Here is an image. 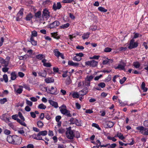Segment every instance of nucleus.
Returning a JSON list of instances; mask_svg holds the SVG:
<instances>
[{"label": "nucleus", "mask_w": 148, "mask_h": 148, "mask_svg": "<svg viewBox=\"0 0 148 148\" xmlns=\"http://www.w3.org/2000/svg\"><path fill=\"white\" fill-rule=\"evenodd\" d=\"M18 138H19L21 140H22L21 138L18 137H17L15 138V139H13L12 136H8L7 138V140L8 141L9 143H12L15 145H18L20 144V141L17 142L16 141V140H18Z\"/></svg>", "instance_id": "f257e3e1"}, {"label": "nucleus", "mask_w": 148, "mask_h": 148, "mask_svg": "<svg viewBox=\"0 0 148 148\" xmlns=\"http://www.w3.org/2000/svg\"><path fill=\"white\" fill-rule=\"evenodd\" d=\"M67 130L66 132L67 137L69 139H73L75 136L74 134V130H71V127L67 128Z\"/></svg>", "instance_id": "f03ea898"}, {"label": "nucleus", "mask_w": 148, "mask_h": 148, "mask_svg": "<svg viewBox=\"0 0 148 148\" xmlns=\"http://www.w3.org/2000/svg\"><path fill=\"white\" fill-rule=\"evenodd\" d=\"M138 46V43L137 42H135V40L132 38L131 40L129 45L128 48L130 49L136 48Z\"/></svg>", "instance_id": "7ed1b4c3"}, {"label": "nucleus", "mask_w": 148, "mask_h": 148, "mask_svg": "<svg viewBox=\"0 0 148 148\" xmlns=\"http://www.w3.org/2000/svg\"><path fill=\"white\" fill-rule=\"evenodd\" d=\"M60 111L62 114L66 115L67 117H71L72 116V115L70 114V111L66 108H61Z\"/></svg>", "instance_id": "20e7f679"}, {"label": "nucleus", "mask_w": 148, "mask_h": 148, "mask_svg": "<svg viewBox=\"0 0 148 148\" xmlns=\"http://www.w3.org/2000/svg\"><path fill=\"white\" fill-rule=\"evenodd\" d=\"M98 62L94 60L85 62V64L86 65H87L93 67L96 66Z\"/></svg>", "instance_id": "39448f33"}, {"label": "nucleus", "mask_w": 148, "mask_h": 148, "mask_svg": "<svg viewBox=\"0 0 148 148\" xmlns=\"http://www.w3.org/2000/svg\"><path fill=\"white\" fill-rule=\"evenodd\" d=\"M9 60L10 59L9 57H7L6 59ZM0 62L2 64L3 66L7 67L8 66L9 64L8 61H6L2 58L0 57Z\"/></svg>", "instance_id": "423d86ee"}, {"label": "nucleus", "mask_w": 148, "mask_h": 148, "mask_svg": "<svg viewBox=\"0 0 148 148\" xmlns=\"http://www.w3.org/2000/svg\"><path fill=\"white\" fill-rule=\"evenodd\" d=\"M23 8H21L19 10L18 12L17 13V16L16 18V20L17 21H19L20 19L22 18L23 14Z\"/></svg>", "instance_id": "0eeeda50"}, {"label": "nucleus", "mask_w": 148, "mask_h": 148, "mask_svg": "<svg viewBox=\"0 0 148 148\" xmlns=\"http://www.w3.org/2000/svg\"><path fill=\"white\" fill-rule=\"evenodd\" d=\"M121 64H119L118 66L115 67L116 69H119L120 70H124L125 67L126 66V64L123 61H121Z\"/></svg>", "instance_id": "6e6552de"}, {"label": "nucleus", "mask_w": 148, "mask_h": 148, "mask_svg": "<svg viewBox=\"0 0 148 148\" xmlns=\"http://www.w3.org/2000/svg\"><path fill=\"white\" fill-rule=\"evenodd\" d=\"M60 24L59 22L58 21H55L49 25V27L51 29L56 28Z\"/></svg>", "instance_id": "1a4fd4ad"}, {"label": "nucleus", "mask_w": 148, "mask_h": 148, "mask_svg": "<svg viewBox=\"0 0 148 148\" xmlns=\"http://www.w3.org/2000/svg\"><path fill=\"white\" fill-rule=\"evenodd\" d=\"M62 7L61 5L59 2H58L56 5L54 3L53 6V8L54 10L56 11L57 9H60Z\"/></svg>", "instance_id": "9d476101"}, {"label": "nucleus", "mask_w": 148, "mask_h": 148, "mask_svg": "<svg viewBox=\"0 0 148 148\" xmlns=\"http://www.w3.org/2000/svg\"><path fill=\"white\" fill-rule=\"evenodd\" d=\"M49 12L46 9L44 10L43 12V14H42V17L43 18H49Z\"/></svg>", "instance_id": "9b49d317"}, {"label": "nucleus", "mask_w": 148, "mask_h": 148, "mask_svg": "<svg viewBox=\"0 0 148 148\" xmlns=\"http://www.w3.org/2000/svg\"><path fill=\"white\" fill-rule=\"evenodd\" d=\"M50 104L52 106L54 107L55 108H57L58 107V103L51 100H48Z\"/></svg>", "instance_id": "f8f14e48"}, {"label": "nucleus", "mask_w": 148, "mask_h": 148, "mask_svg": "<svg viewBox=\"0 0 148 148\" xmlns=\"http://www.w3.org/2000/svg\"><path fill=\"white\" fill-rule=\"evenodd\" d=\"M49 91L50 92V93L52 94L56 95L58 93V92L57 91L56 88L52 86L51 87V89H49Z\"/></svg>", "instance_id": "ddd939ff"}, {"label": "nucleus", "mask_w": 148, "mask_h": 148, "mask_svg": "<svg viewBox=\"0 0 148 148\" xmlns=\"http://www.w3.org/2000/svg\"><path fill=\"white\" fill-rule=\"evenodd\" d=\"M68 64L69 65L75 66L76 67H77L79 64L78 63H74L72 61H69L68 62Z\"/></svg>", "instance_id": "4468645a"}, {"label": "nucleus", "mask_w": 148, "mask_h": 148, "mask_svg": "<svg viewBox=\"0 0 148 148\" xmlns=\"http://www.w3.org/2000/svg\"><path fill=\"white\" fill-rule=\"evenodd\" d=\"M145 128V127L143 126H140L137 127L136 129V130H139V132L143 134Z\"/></svg>", "instance_id": "2eb2a0df"}, {"label": "nucleus", "mask_w": 148, "mask_h": 148, "mask_svg": "<svg viewBox=\"0 0 148 148\" xmlns=\"http://www.w3.org/2000/svg\"><path fill=\"white\" fill-rule=\"evenodd\" d=\"M11 75V79L12 80H15L17 77V75L16 73L15 72H12L10 74Z\"/></svg>", "instance_id": "dca6fc26"}, {"label": "nucleus", "mask_w": 148, "mask_h": 148, "mask_svg": "<svg viewBox=\"0 0 148 148\" xmlns=\"http://www.w3.org/2000/svg\"><path fill=\"white\" fill-rule=\"evenodd\" d=\"M45 82L47 83L53 82L54 79L52 78L48 77L45 79Z\"/></svg>", "instance_id": "f3484780"}, {"label": "nucleus", "mask_w": 148, "mask_h": 148, "mask_svg": "<svg viewBox=\"0 0 148 148\" xmlns=\"http://www.w3.org/2000/svg\"><path fill=\"white\" fill-rule=\"evenodd\" d=\"M39 76L44 77H46L47 75L46 72L44 71L42 72H39L38 73Z\"/></svg>", "instance_id": "a211bd4d"}, {"label": "nucleus", "mask_w": 148, "mask_h": 148, "mask_svg": "<svg viewBox=\"0 0 148 148\" xmlns=\"http://www.w3.org/2000/svg\"><path fill=\"white\" fill-rule=\"evenodd\" d=\"M87 92V89H83L79 92V94L80 95L84 96L86 95Z\"/></svg>", "instance_id": "6ab92c4d"}, {"label": "nucleus", "mask_w": 148, "mask_h": 148, "mask_svg": "<svg viewBox=\"0 0 148 148\" xmlns=\"http://www.w3.org/2000/svg\"><path fill=\"white\" fill-rule=\"evenodd\" d=\"M71 94H72V96L73 98H78L79 95V93L76 92H74L72 94L70 93V95H71Z\"/></svg>", "instance_id": "aec40b11"}, {"label": "nucleus", "mask_w": 148, "mask_h": 148, "mask_svg": "<svg viewBox=\"0 0 148 148\" xmlns=\"http://www.w3.org/2000/svg\"><path fill=\"white\" fill-rule=\"evenodd\" d=\"M33 17V16L32 14L31 13H30L27 15L26 17L25 18V19L27 21H29L32 19Z\"/></svg>", "instance_id": "412c9836"}, {"label": "nucleus", "mask_w": 148, "mask_h": 148, "mask_svg": "<svg viewBox=\"0 0 148 148\" xmlns=\"http://www.w3.org/2000/svg\"><path fill=\"white\" fill-rule=\"evenodd\" d=\"M107 127L111 128L113 127L114 125V123L112 121H108L106 122Z\"/></svg>", "instance_id": "4be33fe9"}, {"label": "nucleus", "mask_w": 148, "mask_h": 148, "mask_svg": "<svg viewBox=\"0 0 148 148\" xmlns=\"http://www.w3.org/2000/svg\"><path fill=\"white\" fill-rule=\"evenodd\" d=\"M47 131L45 130L39 132L38 133V136H45L47 134Z\"/></svg>", "instance_id": "5701e85b"}, {"label": "nucleus", "mask_w": 148, "mask_h": 148, "mask_svg": "<svg viewBox=\"0 0 148 148\" xmlns=\"http://www.w3.org/2000/svg\"><path fill=\"white\" fill-rule=\"evenodd\" d=\"M70 25L69 23H67L66 24H64L60 26V28L61 29H64L69 27V26Z\"/></svg>", "instance_id": "b1692460"}, {"label": "nucleus", "mask_w": 148, "mask_h": 148, "mask_svg": "<svg viewBox=\"0 0 148 148\" xmlns=\"http://www.w3.org/2000/svg\"><path fill=\"white\" fill-rule=\"evenodd\" d=\"M133 65L136 68H139L140 65V64L138 62H134Z\"/></svg>", "instance_id": "393cba45"}, {"label": "nucleus", "mask_w": 148, "mask_h": 148, "mask_svg": "<svg viewBox=\"0 0 148 148\" xmlns=\"http://www.w3.org/2000/svg\"><path fill=\"white\" fill-rule=\"evenodd\" d=\"M53 52L55 53V55L57 57H59L61 53L59 51L58 49H55Z\"/></svg>", "instance_id": "a878e982"}, {"label": "nucleus", "mask_w": 148, "mask_h": 148, "mask_svg": "<svg viewBox=\"0 0 148 148\" xmlns=\"http://www.w3.org/2000/svg\"><path fill=\"white\" fill-rule=\"evenodd\" d=\"M51 35L52 37L58 39L60 38L58 36V34L57 32L51 33Z\"/></svg>", "instance_id": "bb28decb"}, {"label": "nucleus", "mask_w": 148, "mask_h": 148, "mask_svg": "<svg viewBox=\"0 0 148 148\" xmlns=\"http://www.w3.org/2000/svg\"><path fill=\"white\" fill-rule=\"evenodd\" d=\"M116 136L118 137L119 139L121 140H122L124 138V137L123 135L121 133L118 132L116 134Z\"/></svg>", "instance_id": "cd10ccee"}, {"label": "nucleus", "mask_w": 148, "mask_h": 148, "mask_svg": "<svg viewBox=\"0 0 148 148\" xmlns=\"http://www.w3.org/2000/svg\"><path fill=\"white\" fill-rule=\"evenodd\" d=\"M30 41L32 44L33 45H37V42L34 40V38L31 37Z\"/></svg>", "instance_id": "c85d7f7f"}, {"label": "nucleus", "mask_w": 148, "mask_h": 148, "mask_svg": "<svg viewBox=\"0 0 148 148\" xmlns=\"http://www.w3.org/2000/svg\"><path fill=\"white\" fill-rule=\"evenodd\" d=\"M38 108L41 109H45L46 108V106L43 103H41L38 105Z\"/></svg>", "instance_id": "c756f323"}, {"label": "nucleus", "mask_w": 148, "mask_h": 148, "mask_svg": "<svg viewBox=\"0 0 148 148\" xmlns=\"http://www.w3.org/2000/svg\"><path fill=\"white\" fill-rule=\"evenodd\" d=\"M20 88H18L16 90V92L17 93L20 94L23 91V86H19Z\"/></svg>", "instance_id": "7c9ffc66"}, {"label": "nucleus", "mask_w": 148, "mask_h": 148, "mask_svg": "<svg viewBox=\"0 0 148 148\" xmlns=\"http://www.w3.org/2000/svg\"><path fill=\"white\" fill-rule=\"evenodd\" d=\"M90 35V33H87L86 34H84L82 36V38L83 39H85L88 38L89 36Z\"/></svg>", "instance_id": "2f4dec72"}, {"label": "nucleus", "mask_w": 148, "mask_h": 148, "mask_svg": "<svg viewBox=\"0 0 148 148\" xmlns=\"http://www.w3.org/2000/svg\"><path fill=\"white\" fill-rule=\"evenodd\" d=\"M93 77H94L92 75H91L90 76H87L86 78V81H88L90 82L93 79Z\"/></svg>", "instance_id": "473e14b6"}, {"label": "nucleus", "mask_w": 148, "mask_h": 148, "mask_svg": "<svg viewBox=\"0 0 148 148\" xmlns=\"http://www.w3.org/2000/svg\"><path fill=\"white\" fill-rule=\"evenodd\" d=\"M44 57L45 56L43 54H38L36 56V58L40 60L44 58Z\"/></svg>", "instance_id": "72a5a7b5"}, {"label": "nucleus", "mask_w": 148, "mask_h": 148, "mask_svg": "<svg viewBox=\"0 0 148 148\" xmlns=\"http://www.w3.org/2000/svg\"><path fill=\"white\" fill-rule=\"evenodd\" d=\"M98 9L101 12H106L107 11V9H105L104 8L101 7H99L98 8Z\"/></svg>", "instance_id": "f704fd0d"}, {"label": "nucleus", "mask_w": 148, "mask_h": 148, "mask_svg": "<svg viewBox=\"0 0 148 148\" xmlns=\"http://www.w3.org/2000/svg\"><path fill=\"white\" fill-rule=\"evenodd\" d=\"M24 121H21L20 119H18L17 121L20 123L21 125L24 126H26V124Z\"/></svg>", "instance_id": "c9c22d12"}, {"label": "nucleus", "mask_w": 148, "mask_h": 148, "mask_svg": "<svg viewBox=\"0 0 148 148\" xmlns=\"http://www.w3.org/2000/svg\"><path fill=\"white\" fill-rule=\"evenodd\" d=\"M37 125L39 128H42L43 126V123L41 121H38L37 122Z\"/></svg>", "instance_id": "e433bc0d"}, {"label": "nucleus", "mask_w": 148, "mask_h": 148, "mask_svg": "<svg viewBox=\"0 0 148 148\" xmlns=\"http://www.w3.org/2000/svg\"><path fill=\"white\" fill-rule=\"evenodd\" d=\"M37 36V33L36 31H33L32 32V34L31 37L33 38L34 37H36Z\"/></svg>", "instance_id": "4c0bfd02"}, {"label": "nucleus", "mask_w": 148, "mask_h": 148, "mask_svg": "<svg viewBox=\"0 0 148 148\" xmlns=\"http://www.w3.org/2000/svg\"><path fill=\"white\" fill-rule=\"evenodd\" d=\"M41 13L40 11H38L35 14V16L36 18H39L41 17Z\"/></svg>", "instance_id": "58836bf2"}, {"label": "nucleus", "mask_w": 148, "mask_h": 148, "mask_svg": "<svg viewBox=\"0 0 148 148\" xmlns=\"http://www.w3.org/2000/svg\"><path fill=\"white\" fill-rule=\"evenodd\" d=\"M83 85L84 86H90V82L88 81H86H86L82 82Z\"/></svg>", "instance_id": "ea45409f"}, {"label": "nucleus", "mask_w": 148, "mask_h": 148, "mask_svg": "<svg viewBox=\"0 0 148 148\" xmlns=\"http://www.w3.org/2000/svg\"><path fill=\"white\" fill-rule=\"evenodd\" d=\"M73 60H74L79 61L81 60V58L78 56H76L74 57L73 58Z\"/></svg>", "instance_id": "a19ab883"}, {"label": "nucleus", "mask_w": 148, "mask_h": 148, "mask_svg": "<svg viewBox=\"0 0 148 148\" xmlns=\"http://www.w3.org/2000/svg\"><path fill=\"white\" fill-rule=\"evenodd\" d=\"M3 80L5 82H7L8 81V76L6 74H4L3 75Z\"/></svg>", "instance_id": "79ce46f5"}, {"label": "nucleus", "mask_w": 148, "mask_h": 148, "mask_svg": "<svg viewBox=\"0 0 148 148\" xmlns=\"http://www.w3.org/2000/svg\"><path fill=\"white\" fill-rule=\"evenodd\" d=\"M97 26H91L89 28V29L90 30L93 31H95L97 29Z\"/></svg>", "instance_id": "37998d69"}, {"label": "nucleus", "mask_w": 148, "mask_h": 148, "mask_svg": "<svg viewBox=\"0 0 148 148\" xmlns=\"http://www.w3.org/2000/svg\"><path fill=\"white\" fill-rule=\"evenodd\" d=\"M18 115L19 117L23 121H24L25 120V118L23 116L22 113L20 112H19L18 113Z\"/></svg>", "instance_id": "c03bdc74"}, {"label": "nucleus", "mask_w": 148, "mask_h": 148, "mask_svg": "<svg viewBox=\"0 0 148 148\" xmlns=\"http://www.w3.org/2000/svg\"><path fill=\"white\" fill-rule=\"evenodd\" d=\"M143 135H148V128L145 127Z\"/></svg>", "instance_id": "a18cd8bd"}, {"label": "nucleus", "mask_w": 148, "mask_h": 148, "mask_svg": "<svg viewBox=\"0 0 148 148\" xmlns=\"http://www.w3.org/2000/svg\"><path fill=\"white\" fill-rule=\"evenodd\" d=\"M7 101L6 98H4L3 99H1L0 100V103L1 104H3Z\"/></svg>", "instance_id": "49530a36"}, {"label": "nucleus", "mask_w": 148, "mask_h": 148, "mask_svg": "<svg viewBox=\"0 0 148 148\" xmlns=\"http://www.w3.org/2000/svg\"><path fill=\"white\" fill-rule=\"evenodd\" d=\"M92 126L95 127L99 130H101V128L99 127V125L95 123H93L92 124Z\"/></svg>", "instance_id": "de8ad7c7"}, {"label": "nucleus", "mask_w": 148, "mask_h": 148, "mask_svg": "<svg viewBox=\"0 0 148 148\" xmlns=\"http://www.w3.org/2000/svg\"><path fill=\"white\" fill-rule=\"evenodd\" d=\"M34 139L37 140H44L42 139L41 137H40V136H38V134L36 136V137L34 138Z\"/></svg>", "instance_id": "09e8293b"}, {"label": "nucleus", "mask_w": 148, "mask_h": 148, "mask_svg": "<svg viewBox=\"0 0 148 148\" xmlns=\"http://www.w3.org/2000/svg\"><path fill=\"white\" fill-rule=\"evenodd\" d=\"M98 86L101 88H103L105 86L106 84L103 82H101L98 84Z\"/></svg>", "instance_id": "8fccbe9b"}, {"label": "nucleus", "mask_w": 148, "mask_h": 148, "mask_svg": "<svg viewBox=\"0 0 148 148\" xmlns=\"http://www.w3.org/2000/svg\"><path fill=\"white\" fill-rule=\"evenodd\" d=\"M26 104L29 106H31L32 105V103L30 101L28 100L27 99H26Z\"/></svg>", "instance_id": "3c124183"}, {"label": "nucleus", "mask_w": 148, "mask_h": 148, "mask_svg": "<svg viewBox=\"0 0 148 148\" xmlns=\"http://www.w3.org/2000/svg\"><path fill=\"white\" fill-rule=\"evenodd\" d=\"M126 78L125 77H124L123 79L120 80V83L121 84H123L124 82L126 80Z\"/></svg>", "instance_id": "603ef678"}, {"label": "nucleus", "mask_w": 148, "mask_h": 148, "mask_svg": "<svg viewBox=\"0 0 148 148\" xmlns=\"http://www.w3.org/2000/svg\"><path fill=\"white\" fill-rule=\"evenodd\" d=\"M111 48L109 47H106L104 49V52H110L111 51Z\"/></svg>", "instance_id": "864d4df0"}, {"label": "nucleus", "mask_w": 148, "mask_h": 148, "mask_svg": "<svg viewBox=\"0 0 148 148\" xmlns=\"http://www.w3.org/2000/svg\"><path fill=\"white\" fill-rule=\"evenodd\" d=\"M107 138L108 139L112 140V141L114 142H115L116 140V139L113 137H111L110 136H108L107 137Z\"/></svg>", "instance_id": "5fc2aeb1"}, {"label": "nucleus", "mask_w": 148, "mask_h": 148, "mask_svg": "<svg viewBox=\"0 0 148 148\" xmlns=\"http://www.w3.org/2000/svg\"><path fill=\"white\" fill-rule=\"evenodd\" d=\"M44 66L45 67H50L51 65L50 63L46 62L43 64Z\"/></svg>", "instance_id": "6e6d98bb"}, {"label": "nucleus", "mask_w": 148, "mask_h": 148, "mask_svg": "<svg viewBox=\"0 0 148 148\" xmlns=\"http://www.w3.org/2000/svg\"><path fill=\"white\" fill-rule=\"evenodd\" d=\"M23 86V88L24 87L26 89L29 90H30L29 87V86L28 85L26 84H24L23 85V86Z\"/></svg>", "instance_id": "4d7b16f0"}, {"label": "nucleus", "mask_w": 148, "mask_h": 148, "mask_svg": "<svg viewBox=\"0 0 148 148\" xmlns=\"http://www.w3.org/2000/svg\"><path fill=\"white\" fill-rule=\"evenodd\" d=\"M61 117L60 116H57L56 117V120L57 122L60 121V120L61 119Z\"/></svg>", "instance_id": "13d9d810"}, {"label": "nucleus", "mask_w": 148, "mask_h": 148, "mask_svg": "<svg viewBox=\"0 0 148 148\" xmlns=\"http://www.w3.org/2000/svg\"><path fill=\"white\" fill-rule=\"evenodd\" d=\"M18 75L21 77H23L25 75V74L22 72H19L18 73Z\"/></svg>", "instance_id": "bf43d9fd"}, {"label": "nucleus", "mask_w": 148, "mask_h": 148, "mask_svg": "<svg viewBox=\"0 0 148 148\" xmlns=\"http://www.w3.org/2000/svg\"><path fill=\"white\" fill-rule=\"evenodd\" d=\"M4 133L7 135H8L10 133V131L7 129H5L4 131Z\"/></svg>", "instance_id": "052dcab7"}, {"label": "nucleus", "mask_w": 148, "mask_h": 148, "mask_svg": "<svg viewBox=\"0 0 148 148\" xmlns=\"http://www.w3.org/2000/svg\"><path fill=\"white\" fill-rule=\"evenodd\" d=\"M34 146L32 144H29L26 147V148H34Z\"/></svg>", "instance_id": "680f3d73"}, {"label": "nucleus", "mask_w": 148, "mask_h": 148, "mask_svg": "<svg viewBox=\"0 0 148 148\" xmlns=\"http://www.w3.org/2000/svg\"><path fill=\"white\" fill-rule=\"evenodd\" d=\"M18 133L21 134H23L25 133V131L23 129H21L18 130L17 131Z\"/></svg>", "instance_id": "e2e57ef3"}, {"label": "nucleus", "mask_w": 148, "mask_h": 148, "mask_svg": "<svg viewBox=\"0 0 148 148\" xmlns=\"http://www.w3.org/2000/svg\"><path fill=\"white\" fill-rule=\"evenodd\" d=\"M25 109L27 112H29L31 110V108L28 106L25 107Z\"/></svg>", "instance_id": "0e129e2a"}, {"label": "nucleus", "mask_w": 148, "mask_h": 148, "mask_svg": "<svg viewBox=\"0 0 148 148\" xmlns=\"http://www.w3.org/2000/svg\"><path fill=\"white\" fill-rule=\"evenodd\" d=\"M9 69L8 68L5 67L3 68H2V70L3 72H6L8 71Z\"/></svg>", "instance_id": "69168bd1"}, {"label": "nucleus", "mask_w": 148, "mask_h": 148, "mask_svg": "<svg viewBox=\"0 0 148 148\" xmlns=\"http://www.w3.org/2000/svg\"><path fill=\"white\" fill-rule=\"evenodd\" d=\"M144 125L145 127H148V120L145 121L144 122Z\"/></svg>", "instance_id": "338daca9"}, {"label": "nucleus", "mask_w": 148, "mask_h": 148, "mask_svg": "<svg viewBox=\"0 0 148 148\" xmlns=\"http://www.w3.org/2000/svg\"><path fill=\"white\" fill-rule=\"evenodd\" d=\"M110 145V147H108V148H114L116 147V145L115 143H113L111 145Z\"/></svg>", "instance_id": "774afa93"}]
</instances>
